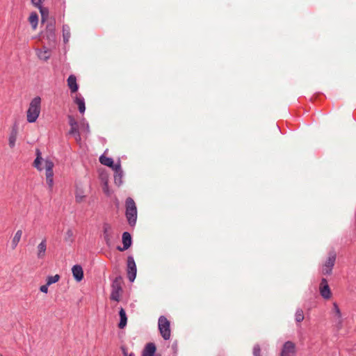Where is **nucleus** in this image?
<instances>
[{"label":"nucleus","instance_id":"1","mask_svg":"<svg viewBox=\"0 0 356 356\" xmlns=\"http://www.w3.org/2000/svg\"><path fill=\"white\" fill-rule=\"evenodd\" d=\"M33 166L39 171L45 170L46 182L49 188L51 189L54 186V162L49 158H42L39 149H36V158L33 162Z\"/></svg>","mask_w":356,"mask_h":356},{"label":"nucleus","instance_id":"2","mask_svg":"<svg viewBox=\"0 0 356 356\" xmlns=\"http://www.w3.org/2000/svg\"><path fill=\"white\" fill-rule=\"evenodd\" d=\"M41 111V98L35 97L31 99L26 111V120L29 123L37 121Z\"/></svg>","mask_w":356,"mask_h":356},{"label":"nucleus","instance_id":"3","mask_svg":"<svg viewBox=\"0 0 356 356\" xmlns=\"http://www.w3.org/2000/svg\"><path fill=\"white\" fill-rule=\"evenodd\" d=\"M126 217L131 226H134L137 220V209L134 200L128 197L126 200Z\"/></svg>","mask_w":356,"mask_h":356},{"label":"nucleus","instance_id":"4","mask_svg":"<svg viewBox=\"0 0 356 356\" xmlns=\"http://www.w3.org/2000/svg\"><path fill=\"white\" fill-rule=\"evenodd\" d=\"M337 258V254L334 251H330L326 259L322 266V273L324 275H330L334 266Z\"/></svg>","mask_w":356,"mask_h":356},{"label":"nucleus","instance_id":"5","mask_svg":"<svg viewBox=\"0 0 356 356\" xmlns=\"http://www.w3.org/2000/svg\"><path fill=\"white\" fill-rule=\"evenodd\" d=\"M122 279L117 277L111 285V299L119 302L122 293Z\"/></svg>","mask_w":356,"mask_h":356},{"label":"nucleus","instance_id":"6","mask_svg":"<svg viewBox=\"0 0 356 356\" xmlns=\"http://www.w3.org/2000/svg\"><path fill=\"white\" fill-rule=\"evenodd\" d=\"M296 344L292 341L285 342L280 350V356H296Z\"/></svg>","mask_w":356,"mask_h":356},{"label":"nucleus","instance_id":"7","mask_svg":"<svg viewBox=\"0 0 356 356\" xmlns=\"http://www.w3.org/2000/svg\"><path fill=\"white\" fill-rule=\"evenodd\" d=\"M136 266L132 257L127 259V277L130 282H134L136 277Z\"/></svg>","mask_w":356,"mask_h":356},{"label":"nucleus","instance_id":"8","mask_svg":"<svg viewBox=\"0 0 356 356\" xmlns=\"http://www.w3.org/2000/svg\"><path fill=\"white\" fill-rule=\"evenodd\" d=\"M68 120H69V124L70 126V130L69 133L70 134L74 135L75 140L77 142H79L81 140V136L79 134V127L78 122H76L75 118L72 115L68 116Z\"/></svg>","mask_w":356,"mask_h":356},{"label":"nucleus","instance_id":"9","mask_svg":"<svg viewBox=\"0 0 356 356\" xmlns=\"http://www.w3.org/2000/svg\"><path fill=\"white\" fill-rule=\"evenodd\" d=\"M320 293L325 299H330L332 296L327 282L325 279H322L319 286Z\"/></svg>","mask_w":356,"mask_h":356},{"label":"nucleus","instance_id":"10","mask_svg":"<svg viewBox=\"0 0 356 356\" xmlns=\"http://www.w3.org/2000/svg\"><path fill=\"white\" fill-rule=\"evenodd\" d=\"M74 196H75V201L77 203H81L86 200V191L82 186L78 185V184L76 185Z\"/></svg>","mask_w":356,"mask_h":356},{"label":"nucleus","instance_id":"11","mask_svg":"<svg viewBox=\"0 0 356 356\" xmlns=\"http://www.w3.org/2000/svg\"><path fill=\"white\" fill-rule=\"evenodd\" d=\"M114 174V182L116 185L120 186L122 184L123 172L121 168L120 163H118L113 167Z\"/></svg>","mask_w":356,"mask_h":356},{"label":"nucleus","instance_id":"12","mask_svg":"<svg viewBox=\"0 0 356 356\" xmlns=\"http://www.w3.org/2000/svg\"><path fill=\"white\" fill-rule=\"evenodd\" d=\"M159 328L161 334H167L170 332V322L165 317L161 316L159 318Z\"/></svg>","mask_w":356,"mask_h":356},{"label":"nucleus","instance_id":"13","mask_svg":"<svg viewBox=\"0 0 356 356\" xmlns=\"http://www.w3.org/2000/svg\"><path fill=\"white\" fill-rule=\"evenodd\" d=\"M46 252H47V241L45 238H44L37 245V248H36L37 257L40 259H44V257L46 256Z\"/></svg>","mask_w":356,"mask_h":356},{"label":"nucleus","instance_id":"14","mask_svg":"<svg viewBox=\"0 0 356 356\" xmlns=\"http://www.w3.org/2000/svg\"><path fill=\"white\" fill-rule=\"evenodd\" d=\"M72 272L73 277L76 280V282H80L83 280V268L79 265H75L72 268Z\"/></svg>","mask_w":356,"mask_h":356},{"label":"nucleus","instance_id":"15","mask_svg":"<svg viewBox=\"0 0 356 356\" xmlns=\"http://www.w3.org/2000/svg\"><path fill=\"white\" fill-rule=\"evenodd\" d=\"M37 56L39 59L47 61L51 56V51L47 47L37 50Z\"/></svg>","mask_w":356,"mask_h":356},{"label":"nucleus","instance_id":"16","mask_svg":"<svg viewBox=\"0 0 356 356\" xmlns=\"http://www.w3.org/2000/svg\"><path fill=\"white\" fill-rule=\"evenodd\" d=\"M123 248H118L120 251L127 250L131 245V236L129 233L124 232L122 234Z\"/></svg>","mask_w":356,"mask_h":356},{"label":"nucleus","instance_id":"17","mask_svg":"<svg viewBox=\"0 0 356 356\" xmlns=\"http://www.w3.org/2000/svg\"><path fill=\"white\" fill-rule=\"evenodd\" d=\"M23 234V232L22 229H18L14 234L12 240H11V248L13 250H15L18 245L19 241H21L22 236Z\"/></svg>","mask_w":356,"mask_h":356},{"label":"nucleus","instance_id":"18","mask_svg":"<svg viewBox=\"0 0 356 356\" xmlns=\"http://www.w3.org/2000/svg\"><path fill=\"white\" fill-rule=\"evenodd\" d=\"M155 352V345L153 343H149L145 346L143 351V356H154Z\"/></svg>","mask_w":356,"mask_h":356},{"label":"nucleus","instance_id":"19","mask_svg":"<svg viewBox=\"0 0 356 356\" xmlns=\"http://www.w3.org/2000/svg\"><path fill=\"white\" fill-rule=\"evenodd\" d=\"M67 86L72 92H76L78 90V84L75 76L70 75L67 79Z\"/></svg>","mask_w":356,"mask_h":356},{"label":"nucleus","instance_id":"20","mask_svg":"<svg viewBox=\"0 0 356 356\" xmlns=\"http://www.w3.org/2000/svg\"><path fill=\"white\" fill-rule=\"evenodd\" d=\"M332 314L333 316V318L336 321L341 322L342 319V314L341 312V310L338 306V305L336 302L333 303V308L332 310Z\"/></svg>","mask_w":356,"mask_h":356},{"label":"nucleus","instance_id":"21","mask_svg":"<svg viewBox=\"0 0 356 356\" xmlns=\"http://www.w3.org/2000/svg\"><path fill=\"white\" fill-rule=\"evenodd\" d=\"M74 102L78 106L80 113H83L86 111L84 99L81 95H76Z\"/></svg>","mask_w":356,"mask_h":356},{"label":"nucleus","instance_id":"22","mask_svg":"<svg viewBox=\"0 0 356 356\" xmlns=\"http://www.w3.org/2000/svg\"><path fill=\"white\" fill-rule=\"evenodd\" d=\"M38 16L35 13H31L29 17V22L33 30H35L38 24Z\"/></svg>","mask_w":356,"mask_h":356},{"label":"nucleus","instance_id":"23","mask_svg":"<svg viewBox=\"0 0 356 356\" xmlns=\"http://www.w3.org/2000/svg\"><path fill=\"white\" fill-rule=\"evenodd\" d=\"M99 161L102 164L108 166L111 168L113 170V167H115V165L113 163V161L111 158L106 157L105 156H102L99 158Z\"/></svg>","mask_w":356,"mask_h":356},{"label":"nucleus","instance_id":"24","mask_svg":"<svg viewBox=\"0 0 356 356\" xmlns=\"http://www.w3.org/2000/svg\"><path fill=\"white\" fill-rule=\"evenodd\" d=\"M120 321L119 323V327L120 328H123L127 324V318L126 316L125 311L122 308H121L120 310Z\"/></svg>","mask_w":356,"mask_h":356},{"label":"nucleus","instance_id":"25","mask_svg":"<svg viewBox=\"0 0 356 356\" xmlns=\"http://www.w3.org/2000/svg\"><path fill=\"white\" fill-rule=\"evenodd\" d=\"M60 275L56 274L55 275L47 276L46 278V283L50 286L53 284L58 282L60 280Z\"/></svg>","mask_w":356,"mask_h":356},{"label":"nucleus","instance_id":"26","mask_svg":"<svg viewBox=\"0 0 356 356\" xmlns=\"http://www.w3.org/2000/svg\"><path fill=\"white\" fill-rule=\"evenodd\" d=\"M17 140V132L13 131L8 138V145L10 148H13L15 146V143Z\"/></svg>","mask_w":356,"mask_h":356},{"label":"nucleus","instance_id":"27","mask_svg":"<svg viewBox=\"0 0 356 356\" xmlns=\"http://www.w3.org/2000/svg\"><path fill=\"white\" fill-rule=\"evenodd\" d=\"M42 16V22H44L49 16V10L47 8H44L41 6L38 7Z\"/></svg>","mask_w":356,"mask_h":356},{"label":"nucleus","instance_id":"28","mask_svg":"<svg viewBox=\"0 0 356 356\" xmlns=\"http://www.w3.org/2000/svg\"><path fill=\"white\" fill-rule=\"evenodd\" d=\"M295 319L297 322H301L304 319V314L302 309H298L295 314Z\"/></svg>","mask_w":356,"mask_h":356},{"label":"nucleus","instance_id":"29","mask_svg":"<svg viewBox=\"0 0 356 356\" xmlns=\"http://www.w3.org/2000/svg\"><path fill=\"white\" fill-rule=\"evenodd\" d=\"M70 33L68 27H63V39L64 42H67L69 40Z\"/></svg>","mask_w":356,"mask_h":356},{"label":"nucleus","instance_id":"30","mask_svg":"<svg viewBox=\"0 0 356 356\" xmlns=\"http://www.w3.org/2000/svg\"><path fill=\"white\" fill-rule=\"evenodd\" d=\"M100 179H101V181L103 184H106L108 182V175L107 173L106 172H102L100 174Z\"/></svg>","mask_w":356,"mask_h":356},{"label":"nucleus","instance_id":"31","mask_svg":"<svg viewBox=\"0 0 356 356\" xmlns=\"http://www.w3.org/2000/svg\"><path fill=\"white\" fill-rule=\"evenodd\" d=\"M73 231L71 229H68L65 233V240L66 241H72L73 238Z\"/></svg>","mask_w":356,"mask_h":356},{"label":"nucleus","instance_id":"32","mask_svg":"<svg viewBox=\"0 0 356 356\" xmlns=\"http://www.w3.org/2000/svg\"><path fill=\"white\" fill-rule=\"evenodd\" d=\"M49 285H47V284L46 283L45 284H43L42 286H40V292L43 293H49Z\"/></svg>","mask_w":356,"mask_h":356},{"label":"nucleus","instance_id":"33","mask_svg":"<svg viewBox=\"0 0 356 356\" xmlns=\"http://www.w3.org/2000/svg\"><path fill=\"white\" fill-rule=\"evenodd\" d=\"M81 129L85 131L86 133L89 132V125L88 123L85 122L84 120H82L81 122Z\"/></svg>","mask_w":356,"mask_h":356},{"label":"nucleus","instance_id":"34","mask_svg":"<svg viewBox=\"0 0 356 356\" xmlns=\"http://www.w3.org/2000/svg\"><path fill=\"white\" fill-rule=\"evenodd\" d=\"M103 191L104 193H106L107 195H111V191L109 189V187H108V183L106 184H103Z\"/></svg>","mask_w":356,"mask_h":356},{"label":"nucleus","instance_id":"35","mask_svg":"<svg viewBox=\"0 0 356 356\" xmlns=\"http://www.w3.org/2000/svg\"><path fill=\"white\" fill-rule=\"evenodd\" d=\"M253 354L254 356H261V350L258 346L254 347Z\"/></svg>","mask_w":356,"mask_h":356},{"label":"nucleus","instance_id":"36","mask_svg":"<svg viewBox=\"0 0 356 356\" xmlns=\"http://www.w3.org/2000/svg\"><path fill=\"white\" fill-rule=\"evenodd\" d=\"M103 229H104V234H107L108 233V232L111 230V227L110 226V225L105 223L103 226Z\"/></svg>","mask_w":356,"mask_h":356},{"label":"nucleus","instance_id":"37","mask_svg":"<svg viewBox=\"0 0 356 356\" xmlns=\"http://www.w3.org/2000/svg\"><path fill=\"white\" fill-rule=\"evenodd\" d=\"M44 0H31L32 3H33V5L36 7H40V6H41L42 3L44 1Z\"/></svg>","mask_w":356,"mask_h":356},{"label":"nucleus","instance_id":"38","mask_svg":"<svg viewBox=\"0 0 356 356\" xmlns=\"http://www.w3.org/2000/svg\"><path fill=\"white\" fill-rule=\"evenodd\" d=\"M163 337L165 340H168L170 339V335L165 334V335H163Z\"/></svg>","mask_w":356,"mask_h":356},{"label":"nucleus","instance_id":"39","mask_svg":"<svg viewBox=\"0 0 356 356\" xmlns=\"http://www.w3.org/2000/svg\"><path fill=\"white\" fill-rule=\"evenodd\" d=\"M129 356H134V355L133 354H130Z\"/></svg>","mask_w":356,"mask_h":356},{"label":"nucleus","instance_id":"40","mask_svg":"<svg viewBox=\"0 0 356 356\" xmlns=\"http://www.w3.org/2000/svg\"><path fill=\"white\" fill-rule=\"evenodd\" d=\"M0 356H2V355H1V354H0Z\"/></svg>","mask_w":356,"mask_h":356}]
</instances>
